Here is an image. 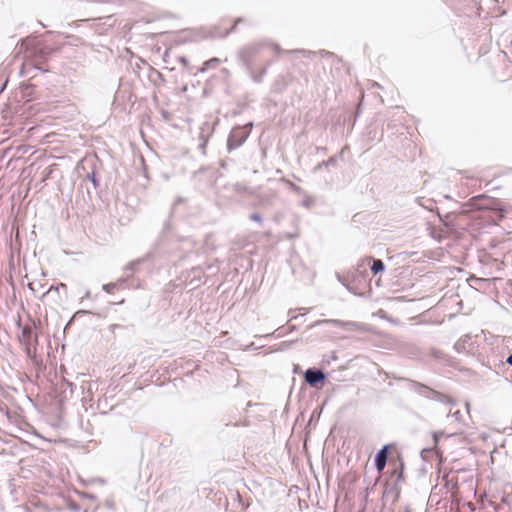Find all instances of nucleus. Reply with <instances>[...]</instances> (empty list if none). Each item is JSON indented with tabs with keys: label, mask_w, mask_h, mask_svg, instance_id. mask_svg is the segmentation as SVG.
<instances>
[{
	"label": "nucleus",
	"mask_w": 512,
	"mask_h": 512,
	"mask_svg": "<svg viewBox=\"0 0 512 512\" xmlns=\"http://www.w3.org/2000/svg\"><path fill=\"white\" fill-rule=\"evenodd\" d=\"M444 435L443 432H435L433 433V442H434V445L436 446L440 440V438Z\"/></svg>",
	"instance_id": "24"
},
{
	"label": "nucleus",
	"mask_w": 512,
	"mask_h": 512,
	"mask_svg": "<svg viewBox=\"0 0 512 512\" xmlns=\"http://www.w3.org/2000/svg\"><path fill=\"white\" fill-rule=\"evenodd\" d=\"M470 337L468 335H465L464 337L460 338L455 344L454 348L457 352H465L466 351V345L469 342Z\"/></svg>",
	"instance_id": "12"
},
{
	"label": "nucleus",
	"mask_w": 512,
	"mask_h": 512,
	"mask_svg": "<svg viewBox=\"0 0 512 512\" xmlns=\"http://www.w3.org/2000/svg\"><path fill=\"white\" fill-rule=\"evenodd\" d=\"M336 163V159L334 157H330L329 159L322 161L315 168L314 171L321 170L323 167H328L330 165H334Z\"/></svg>",
	"instance_id": "15"
},
{
	"label": "nucleus",
	"mask_w": 512,
	"mask_h": 512,
	"mask_svg": "<svg viewBox=\"0 0 512 512\" xmlns=\"http://www.w3.org/2000/svg\"><path fill=\"white\" fill-rule=\"evenodd\" d=\"M180 201H181V198H178V199L175 201V204H174V205L178 204Z\"/></svg>",
	"instance_id": "35"
},
{
	"label": "nucleus",
	"mask_w": 512,
	"mask_h": 512,
	"mask_svg": "<svg viewBox=\"0 0 512 512\" xmlns=\"http://www.w3.org/2000/svg\"><path fill=\"white\" fill-rule=\"evenodd\" d=\"M90 296H91V292H90L89 290H86V292H85L84 296H83V297H82V299H81V302H83V301H84V299H88V298H90Z\"/></svg>",
	"instance_id": "28"
},
{
	"label": "nucleus",
	"mask_w": 512,
	"mask_h": 512,
	"mask_svg": "<svg viewBox=\"0 0 512 512\" xmlns=\"http://www.w3.org/2000/svg\"><path fill=\"white\" fill-rule=\"evenodd\" d=\"M292 187H293V189H294L295 191H297V192H300V191H301V188H300L299 186H296V185L292 184Z\"/></svg>",
	"instance_id": "33"
},
{
	"label": "nucleus",
	"mask_w": 512,
	"mask_h": 512,
	"mask_svg": "<svg viewBox=\"0 0 512 512\" xmlns=\"http://www.w3.org/2000/svg\"><path fill=\"white\" fill-rule=\"evenodd\" d=\"M409 383H410V388L422 397H425V398L431 399V400H435L437 402L445 403L448 405L455 404V401L452 398H450L449 396H447L439 391H436L420 382L410 380Z\"/></svg>",
	"instance_id": "2"
},
{
	"label": "nucleus",
	"mask_w": 512,
	"mask_h": 512,
	"mask_svg": "<svg viewBox=\"0 0 512 512\" xmlns=\"http://www.w3.org/2000/svg\"><path fill=\"white\" fill-rule=\"evenodd\" d=\"M179 61L184 65L186 66L188 64V60L186 57L182 56V57H179Z\"/></svg>",
	"instance_id": "29"
},
{
	"label": "nucleus",
	"mask_w": 512,
	"mask_h": 512,
	"mask_svg": "<svg viewBox=\"0 0 512 512\" xmlns=\"http://www.w3.org/2000/svg\"><path fill=\"white\" fill-rule=\"evenodd\" d=\"M389 455V445H384L376 454L374 462L377 471L381 472L384 470Z\"/></svg>",
	"instance_id": "6"
},
{
	"label": "nucleus",
	"mask_w": 512,
	"mask_h": 512,
	"mask_svg": "<svg viewBox=\"0 0 512 512\" xmlns=\"http://www.w3.org/2000/svg\"><path fill=\"white\" fill-rule=\"evenodd\" d=\"M87 178L92 182L94 188H97L99 186V182L96 179L95 172H91L87 175Z\"/></svg>",
	"instance_id": "22"
},
{
	"label": "nucleus",
	"mask_w": 512,
	"mask_h": 512,
	"mask_svg": "<svg viewBox=\"0 0 512 512\" xmlns=\"http://www.w3.org/2000/svg\"><path fill=\"white\" fill-rule=\"evenodd\" d=\"M66 288H67V286H66V284H64V283H61V284H59V285H57V286L52 285V286H51V287H50V288H49V289H48V290H47V291L42 295V298H43V297H45L47 294L51 293L52 291H56V292H58V291H59V289H64V290H66Z\"/></svg>",
	"instance_id": "17"
},
{
	"label": "nucleus",
	"mask_w": 512,
	"mask_h": 512,
	"mask_svg": "<svg viewBox=\"0 0 512 512\" xmlns=\"http://www.w3.org/2000/svg\"><path fill=\"white\" fill-rule=\"evenodd\" d=\"M372 265L370 267L373 274H378L385 271V264L381 259H375L371 257Z\"/></svg>",
	"instance_id": "10"
},
{
	"label": "nucleus",
	"mask_w": 512,
	"mask_h": 512,
	"mask_svg": "<svg viewBox=\"0 0 512 512\" xmlns=\"http://www.w3.org/2000/svg\"><path fill=\"white\" fill-rule=\"evenodd\" d=\"M305 382L311 387H317L326 379V374L323 370L317 368H309L304 373Z\"/></svg>",
	"instance_id": "5"
},
{
	"label": "nucleus",
	"mask_w": 512,
	"mask_h": 512,
	"mask_svg": "<svg viewBox=\"0 0 512 512\" xmlns=\"http://www.w3.org/2000/svg\"><path fill=\"white\" fill-rule=\"evenodd\" d=\"M303 205H304L305 207H309V205H310V201H309V200H305V201H303Z\"/></svg>",
	"instance_id": "34"
},
{
	"label": "nucleus",
	"mask_w": 512,
	"mask_h": 512,
	"mask_svg": "<svg viewBox=\"0 0 512 512\" xmlns=\"http://www.w3.org/2000/svg\"><path fill=\"white\" fill-rule=\"evenodd\" d=\"M221 60L217 57L211 58L204 62L203 66L199 69V72L204 73L209 69H214L220 64Z\"/></svg>",
	"instance_id": "11"
},
{
	"label": "nucleus",
	"mask_w": 512,
	"mask_h": 512,
	"mask_svg": "<svg viewBox=\"0 0 512 512\" xmlns=\"http://www.w3.org/2000/svg\"><path fill=\"white\" fill-rule=\"evenodd\" d=\"M266 72H267V68L264 67L263 69H261V71L258 75H255L253 71H252V73H250V75L254 82L260 83L262 81L263 76L266 74Z\"/></svg>",
	"instance_id": "16"
},
{
	"label": "nucleus",
	"mask_w": 512,
	"mask_h": 512,
	"mask_svg": "<svg viewBox=\"0 0 512 512\" xmlns=\"http://www.w3.org/2000/svg\"><path fill=\"white\" fill-rule=\"evenodd\" d=\"M27 354L30 355V348L27 347Z\"/></svg>",
	"instance_id": "36"
},
{
	"label": "nucleus",
	"mask_w": 512,
	"mask_h": 512,
	"mask_svg": "<svg viewBox=\"0 0 512 512\" xmlns=\"http://www.w3.org/2000/svg\"><path fill=\"white\" fill-rule=\"evenodd\" d=\"M370 261H371V257H365L358 264V268H363L365 266V262H370Z\"/></svg>",
	"instance_id": "27"
},
{
	"label": "nucleus",
	"mask_w": 512,
	"mask_h": 512,
	"mask_svg": "<svg viewBox=\"0 0 512 512\" xmlns=\"http://www.w3.org/2000/svg\"><path fill=\"white\" fill-rule=\"evenodd\" d=\"M129 278H130V276L127 275V276L119 278L114 283L117 284V287L121 289V288H123L124 284L129 280Z\"/></svg>",
	"instance_id": "21"
},
{
	"label": "nucleus",
	"mask_w": 512,
	"mask_h": 512,
	"mask_svg": "<svg viewBox=\"0 0 512 512\" xmlns=\"http://www.w3.org/2000/svg\"><path fill=\"white\" fill-rule=\"evenodd\" d=\"M33 330L30 326H24L21 331V338L24 342H27L32 337Z\"/></svg>",
	"instance_id": "14"
},
{
	"label": "nucleus",
	"mask_w": 512,
	"mask_h": 512,
	"mask_svg": "<svg viewBox=\"0 0 512 512\" xmlns=\"http://www.w3.org/2000/svg\"><path fill=\"white\" fill-rule=\"evenodd\" d=\"M210 130V126L208 123H204L203 126L201 127V132H200V135H199V139L201 140L200 144H199V149L204 153L205 152V147H206V144H207V141H208V137L205 136V132H209Z\"/></svg>",
	"instance_id": "9"
},
{
	"label": "nucleus",
	"mask_w": 512,
	"mask_h": 512,
	"mask_svg": "<svg viewBox=\"0 0 512 512\" xmlns=\"http://www.w3.org/2000/svg\"><path fill=\"white\" fill-rule=\"evenodd\" d=\"M191 273L193 274V278L191 279V283L196 282L195 286L199 285V282L201 281V277L203 275V270L201 267H195L191 270Z\"/></svg>",
	"instance_id": "13"
},
{
	"label": "nucleus",
	"mask_w": 512,
	"mask_h": 512,
	"mask_svg": "<svg viewBox=\"0 0 512 512\" xmlns=\"http://www.w3.org/2000/svg\"><path fill=\"white\" fill-rule=\"evenodd\" d=\"M506 363H508L509 365L512 366V354H510L507 359H506Z\"/></svg>",
	"instance_id": "31"
},
{
	"label": "nucleus",
	"mask_w": 512,
	"mask_h": 512,
	"mask_svg": "<svg viewBox=\"0 0 512 512\" xmlns=\"http://www.w3.org/2000/svg\"><path fill=\"white\" fill-rule=\"evenodd\" d=\"M253 123H248L244 127L233 128L227 140V149L229 151L240 147L248 138Z\"/></svg>",
	"instance_id": "4"
},
{
	"label": "nucleus",
	"mask_w": 512,
	"mask_h": 512,
	"mask_svg": "<svg viewBox=\"0 0 512 512\" xmlns=\"http://www.w3.org/2000/svg\"><path fill=\"white\" fill-rule=\"evenodd\" d=\"M141 259L133 260L125 266V270L135 271L137 266L140 264Z\"/></svg>",
	"instance_id": "20"
},
{
	"label": "nucleus",
	"mask_w": 512,
	"mask_h": 512,
	"mask_svg": "<svg viewBox=\"0 0 512 512\" xmlns=\"http://www.w3.org/2000/svg\"><path fill=\"white\" fill-rule=\"evenodd\" d=\"M321 324H329V325H332V326H335V327H345V326H348V325H352L351 322H344V321L338 320V319H325V320H318V321H316L310 327L312 328L314 326H318V325H321Z\"/></svg>",
	"instance_id": "8"
},
{
	"label": "nucleus",
	"mask_w": 512,
	"mask_h": 512,
	"mask_svg": "<svg viewBox=\"0 0 512 512\" xmlns=\"http://www.w3.org/2000/svg\"><path fill=\"white\" fill-rule=\"evenodd\" d=\"M487 201H489V199L484 195L475 196L471 199V206L476 209H488L490 206L486 203Z\"/></svg>",
	"instance_id": "7"
},
{
	"label": "nucleus",
	"mask_w": 512,
	"mask_h": 512,
	"mask_svg": "<svg viewBox=\"0 0 512 512\" xmlns=\"http://www.w3.org/2000/svg\"><path fill=\"white\" fill-rule=\"evenodd\" d=\"M273 48L275 49V51H276L277 53H281V52H283V50H282L278 45H276V44H275V45H273Z\"/></svg>",
	"instance_id": "30"
},
{
	"label": "nucleus",
	"mask_w": 512,
	"mask_h": 512,
	"mask_svg": "<svg viewBox=\"0 0 512 512\" xmlns=\"http://www.w3.org/2000/svg\"><path fill=\"white\" fill-rule=\"evenodd\" d=\"M234 28H235V25L232 26L230 30H227L225 33L219 35V37H222V38L226 37L229 33H231L234 30ZM212 37H218V35L213 34Z\"/></svg>",
	"instance_id": "26"
},
{
	"label": "nucleus",
	"mask_w": 512,
	"mask_h": 512,
	"mask_svg": "<svg viewBox=\"0 0 512 512\" xmlns=\"http://www.w3.org/2000/svg\"><path fill=\"white\" fill-rule=\"evenodd\" d=\"M447 416H448V417H449V416H452V417H454L457 421H459V420H460V417H461V412H460L459 410L455 411L454 413L449 412V413L447 414Z\"/></svg>",
	"instance_id": "25"
},
{
	"label": "nucleus",
	"mask_w": 512,
	"mask_h": 512,
	"mask_svg": "<svg viewBox=\"0 0 512 512\" xmlns=\"http://www.w3.org/2000/svg\"><path fill=\"white\" fill-rule=\"evenodd\" d=\"M249 218L252 221H255V222H258L259 224H262L263 220H262V217H261V215L259 213H252Z\"/></svg>",
	"instance_id": "23"
},
{
	"label": "nucleus",
	"mask_w": 512,
	"mask_h": 512,
	"mask_svg": "<svg viewBox=\"0 0 512 512\" xmlns=\"http://www.w3.org/2000/svg\"><path fill=\"white\" fill-rule=\"evenodd\" d=\"M264 46L265 43H251L239 50L238 59L249 73H252L253 61Z\"/></svg>",
	"instance_id": "3"
},
{
	"label": "nucleus",
	"mask_w": 512,
	"mask_h": 512,
	"mask_svg": "<svg viewBox=\"0 0 512 512\" xmlns=\"http://www.w3.org/2000/svg\"><path fill=\"white\" fill-rule=\"evenodd\" d=\"M76 314H91V312L86 310H80Z\"/></svg>",
	"instance_id": "32"
},
{
	"label": "nucleus",
	"mask_w": 512,
	"mask_h": 512,
	"mask_svg": "<svg viewBox=\"0 0 512 512\" xmlns=\"http://www.w3.org/2000/svg\"><path fill=\"white\" fill-rule=\"evenodd\" d=\"M337 279H338V281H339L343 286H345V287L347 288V290H348L349 292H352V293L356 294V293L354 292V290L352 289V287H350V285L348 284L347 278H345V277L341 276L340 274H337Z\"/></svg>",
	"instance_id": "19"
},
{
	"label": "nucleus",
	"mask_w": 512,
	"mask_h": 512,
	"mask_svg": "<svg viewBox=\"0 0 512 512\" xmlns=\"http://www.w3.org/2000/svg\"><path fill=\"white\" fill-rule=\"evenodd\" d=\"M399 466V471L397 469L393 471V475L396 476L395 480L392 482H386L384 485V490L382 494V501L384 505H394L400 496L401 489L398 485V482L403 479V462H400Z\"/></svg>",
	"instance_id": "1"
},
{
	"label": "nucleus",
	"mask_w": 512,
	"mask_h": 512,
	"mask_svg": "<svg viewBox=\"0 0 512 512\" xmlns=\"http://www.w3.org/2000/svg\"><path fill=\"white\" fill-rule=\"evenodd\" d=\"M115 289L119 288L117 287V284H115L114 282L102 285V290L105 291L106 293H113Z\"/></svg>",
	"instance_id": "18"
}]
</instances>
